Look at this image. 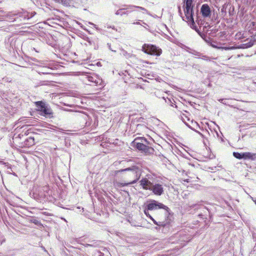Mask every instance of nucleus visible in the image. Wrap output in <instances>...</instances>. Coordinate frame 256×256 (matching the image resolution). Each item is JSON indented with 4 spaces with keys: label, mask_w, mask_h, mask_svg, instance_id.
I'll return each mask as SVG.
<instances>
[{
    "label": "nucleus",
    "mask_w": 256,
    "mask_h": 256,
    "mask_svg": "<svg viewBox=\"0 0 256 256\" xmlns=\"http://www.w3.org/2000/svg\"><path fill=\"white\" fill-rule=\"evenodd\" d=\"M140 183L142 188L145 190H150L153 184L146 178H142L140 181Z\"/></svg>",
    "instance_id": "f8f14e48"
},
{
    "label": "nucleus",
    "mask_w": 256,
    "mask_h": 256,
    "mask_svg": "<svg viewBox=\"0 0 256 256\" xmlns=\"http://www.w3.org/2000/svg\"><path fill=\"white\" fill-rule=\"evenodd\" d=\"M156 229L157 230H162V228L159 229V226H158L156 227Z\"/></svg>",
    "instance_id": "473e14b6"
},
{
    "label": "nucleus",
    "mask_w": 256,
    "mask_h": 256,
    "mask_svg": "<svg viewBox=\"0 0 256 256\" xmlns=\"http://www.w3.org/2000/svg\"><path fill=\"white\" fill-rule=\"evenodd\" d=\"M48 192L49 188L48 186L40 187L34 193V195L36 196L34 198H36V196H38L40 200H43L49 195Z\"/></svg>",
    "instance_id": "1a4fd4ad"
},
{
    "label": "nucleus",
    "mask_w": 256,
    "mask_h": 256,
    "mask_svg": "<svg viewBox=\"0 0 256 256\" xmlns=\"http://www.w3.org/2000/svg\"><path fill=\"white\" fill-rule=\"evenodd\" d=\"M183 122L190 129L194 130V128H197L198 126V124L196 122H193V120H191L190 124L187 122L185 121L184 119L182 118Z\"/></svg>",
    "instance_id": "f3484780"
},
{
    "label": "nucleus",
    "mask_w": 256,
    "mask_h": 256,
    "mask_svg": "<svg viewBox=\"0 0 256 256\" xmlns=\"http://www.w3.org/2000/svg\"><path fill=\"white\" fill-rule=\"evenodd\" d=\"M21 136H23L22 134H18V136L14 137L13 138V140L15 141H17L19 139L21 138Z\"/></svg>",
    "instance_id": "cd10ccee"
},
{
    "label": "nucleus",
    "mask_w": 256,
    "mask_h": 256,
    "mask_svg": "<svg viewBox=\"0 0 256 256\" xmlns=\"http://www.w3.org/2000/svg\"><path fill=\"white\" fill-rule=\"evenodd\" d=\"M244 160H256V153H252L250 152H244Z\"/></svg>",
    "instance_id": "2eb2a0df"
},
{
    "label": "nucleus",
    "mask_w": 256,
    "mask_h": 256,
    "mask_svg": "<svg viewBox=\"0 0 256 256\" xmlns=\"http://www.w3.org/2000/svg\"><path fill=\"white\" fill-rule=\"evenodd\" d=\"M167 218H168V216ZM150 218L155 224L159 226V229L162 228V232L166 233L169 230L171 222V220L170 218H168L165 221L157 222L151 216H150Z\"/></svg>",
    "instance_id": "6e6552de"
},
{
    "label": "nucleus",
    "mask_w": 256,
    "mask_h": 256,
    "mask_svg": "<svg viewBox=\"0 0 256 256\" xmlns=\"http://www.w3.org/2000/svg\"><path fill=\"white\" fill-rule=\"evenodd\" d=\"M182 118L184 119L185 120H186V119L188 120H190L189 118H188L186 116H184H184H182Z\"/></svg>",
    "instance_id": "c756f323"
},
{
    "label": "nucleus",
    "mask_w": 256,
    "mask_h": 256,
    "mask_svg": "<svg viewBox=\"0 0 256 256\" xmlns=\"http://www.w3.org/2000/svg\"><path fill=\"white\" fill-rule=\"evenodd\" d=\"M139 140L134 139L132 142V144L134 147L146 154H151L154 152V149L152 148L146 146L147 144L140 142H138Z\"/></svg>",
    "instance_id": "423d86ee"
},
{
    "label": "nucleus",
    "mask_w": 256,
    "mask_h": 256,
    "mask_svg": "<svg viewBox=\"0 0 256 256\" xmlns=\"http://www.w3.org/2000/svg\"><path fill=\"white\" fill-rule=\"evenodd\" d=\"M148 210H155L158 209H164V210L165 216L168 217L170 214V210L166 206L164 205L162 203L158 202L156 200H150L148 204L146 205Z\"/></svg>",
    "instance_id": "20e7f679"
},
{
    "label": "nucleus",
    "mask_w": 256,
    "mask_h": 256,
    "mask_svg": "<svg viewBox=\"0 0 256 256\" xmlns=\"http://www.w3.org/2000/svg\"><path fill=\"white\" fill-rule=\"evenodd\" d=\"M193 0H184V12L185 17H182L184 20L190 22L191 28L194 26V22L193 18Z\"/></svg>",
    "instance_id": "7ed1b4c3"
},
{
    "label": "nucleus",
    "mask_w": 256,
    "mask_h": 256,
    "mask_svg": "<svg viewBox=\"0 0 256 256\" xmlns=\"http://www.w3.org/2000/svg\"><path fill=\"white\" fill-rule=\"evenodd\" d=\"M150 190L152 191L155 195L158 196L162 195L164 192V188L160 184H153Z\"/></svg>",
    "instance_id": "9d476101"
},
{
    "label": "nucleus",
    "mask_w": 256,
    "mask_h": 256,
    "mask_svg": "<svg viewBox=\"0 0 256 256\" xmlns=\"http://www.w3.org/2000/svg\"><path fill=\"white\" fill-rule=\"evenodd\" d=\"M252 34L254 36V38L256 40V22H252Z\"/></svg>",
    "instance_id": "4be33fe9"
},
{
    "label": "nucleus",
    "mask_w": 256,
    "mask_h": 256,
    "mask_svg": "<svg viewBox=\"0 0 256 256\" xmlns=\"http://www.w3.org/2000/svg\"><path fill=\"white\" fill-rule=\"evenodd\" d=\"M142 50L146 54L156 56H160L162 52V50L158 47L153 44H146L142 46Z\"/></svg>",
    "instance_id": "39448f33"
},
{
    "label": "nucleus",
    "mask_w": 256,
    "mask_h": 256,
    "mask_svg": "<svg viewBox=\"0 0 256 256\" xmlns=\"http://www.w3.org/2000/svg\"><path fill=\"white\" fill-rule=\"evenodd\" d=\"M193 28H192V29H194L195 30L198 34L201 36L202 39H204V40L207 41L206 38H208L207 36V35L205 33H202L200 32L199 31V30L197 28L196 24H194V26H192Z\"/></svg>",
    "instance_id": "aec40b11"
},
{
    "label": "nucleus",
    "mask_w": 256,
    "mask_h": 256,
    "mask_svg": "<svg viewBox=\"0 0 256 256\" xmlns=\"http://www.w3.org/2000/svg\"><path fill=\"white\" fill-rule=\"evenodd\" d=\"M207 27H209L210 28V26L209 25H208L207 26H204V28H203L204 30H205L204 29L206 28Z\"/></svg>",
    "instance_id": "72a5a7b5"
},
{
    "label": "nucleus",
    "mask_w": 256,
    "mask_h": 256,
    "mask_svg": "<svg viewBox=\"0 0 256 256\" xmlns=\"http://www.w3.org/2000/svg\"><path fill=\"white\" fill-rule=\"evenodd\" d=\"M114 176L127 180L126 182H120L116 180L113 181V184L116 188H121L135 184L140 178L141 169L138 166H133L124 169H121L114 172Z\"/></svg>",
    "instance_id": "f257e3e1"
},
{
    "label": "nucleus",
    "mask_w": 256,
    "mask_h": 256,
    "mask_svg": "<svg viewBox=\"0 0 256 256\" xmlns=\"http://www.w3.org/2000/svg\"><path fill=\"white\" fill-rule=\"evenodd\" d=\"M34 144V138L30 136L28 138H26L24 142V144L21 146H27L30 147L33 146Z\"/></svg>",
    "instance_id": "dca6fc26"
},
{
    "label": "nucleus",
    "mask_w": 256,
    "mask_h": 256,
    "mask_svg": "<svg viewBox=\"0 0 256 256\" xmlns=\"http://www.w3.org/2000/svg\"><path fill=\"white\" fill-rule=\"evenodd\" d=\"M166 102H168H168H170V103H172V102H171L170 100V99H168V102H167L166 100Z\"/></svg>",
    "instance_id": "f704fd0d"
},
{
    "label": "nucleus",
    "mask_w": 256,
    "mask_h": 256,
    "mask_svg": "<svg viewBox=\"0 0 256 256\" xmlns=\"http://www.w3.org/2000/svg\"><path fill=\"white\" fill-rule=\"evenodd\" d=\"M178 12H179L181 16L182 14V12L180 10V6L178 7Z\"/></svg>",
    "instance_id": "2f4dec72"
},
{
    "label": "nucleus",
    "mask_w": 256,
    "mask_h": 256,
    "mask_svg": "<svg viewBox=\"0 0 256 256\" xmlns=\"http://www.w3.org/2000/svg\"><path fill=\"white\" fill-rule=\"evenodd\" d=\"M200 12L202 16L204 18L209 16L211 14V10L207 4H204L202 6Z\"/></svg>",
    "instance_id": "ddd939ff"
},
{
    "label": "nucleus",
    "mask_w": 256,
    "mask_h": 256,
    "mask_svg": "<svg viewBox=\"0 0 256 256\" xmlns=\"http://www.w3.org/2000/svg\"><path fill=\"white\" fill-rule=\"evenodd\" d=\"M62 219L63 220H64L65 222H67V221L64 218H62Z\"/></svg>",
    "instance_id": "4c0bfd02"
},
{
    "label": "nucleus",
    "mask_w": 256,
    "mask_h": 256,
    "mask_svg": "<svg viewBox=\"0 0 256 256\" xmlns=\"http://www.w3.org/2000/svg\"><path fill=\"white\" fill-rule=\"evenodd\" d=\"M126 10L127 9H126V6L124 8H120L116 11V14L120 15L121 16L125 14L128 15L129 14V12Z\"/></svg>",
    "instance_id": "6ab92c4d"
},
{
    "label": "nucleus",
    "mask_w": 256,
    "mask_h": 256,
    "mask_svg": "<svg viewBox=\"0 0 256 256\" xmlns=\"http://www.w3.org/2000/svg\"><path fill=\"white\" fill-rule=\"evenodd\" d=\"M244 155V152H242V153H239L238 152H233V156H234V157H235L236 158L239 159V160L244 159V156H243Z\"/></svg>",
    "instance_id": "412c9836"
},
{
    "label": "nucleus",
    "mask_w": 256,
    "mask_h": 256,
    "mask_svg": "<svg viewBox=\"0 0 256 256\" xmlns=\"http://www.w3.org/2000/svg\"><path fill=\"white\" fill-rule=\"evenodd\" d=\"M253 44H241L240 46H238V47H234V46H222V47H217L216 46L214 45V44H212V47L214 48H219V49H222V50H234V49H236L237 48H249V47H250L251 46H252Z\"/></svg>",
    "instance_id": "9b49d317"
},
{
    "label": "nucleus",
    "mask_w": 256,
    "mask_h": 256,
    "mask_svg": "<svg viewBox=\"0 0 256 256\" xmlns=\"http://www.w3.org/2000/svg\"><path fill=\"white\" fill-rule=\"evenodd\" d=\"M134 24H140V22H134Z\"/></svg>",
    "instance_id": "c9c22d12"
},
{
    "label": "nucleus",
    "mask_w": 256,
    "mask_h": 256,
    "mask_svg": "<svg viewBox=\"0 0 256 256\" xmlns=\"http://www.w3.org/2000/svg\"><path fill=\"white\" fill-rule=\"evenodd\" d=\"M196 56H200L199 53L197 52V54H195Z\"/></svg>",
    "instance_id": "e433bc0d"
},
{
    "label": "nucleus",
    "mask_w": 256,
    "mask_h": 256,
    "mask_svg": "<svg viewBox=\"0 0 256 256\" xmlns=\"http://www.w3.org/2000/svg\"><path fill=\"white\" fill-rule=\"evenodd\" d=\"M86 78L88 81L94 83L96 85H98L100 81V80L98 79L96 76L94 77L91 76H86Z\"/></svg>",
    "instance_id": "a211bd4d"
},
{
    "label": "nucleus",
    "mask_w": 256,
    "mask_h": 256,
    "mask_svg": "<svg viewBox=\"0 0 256 256\" xmlns=\"http://www.w3.org/2000/svg\"><path fill=\"white\" fill-rule=\"evenodd\" d=\"M135 139H140L138 140V142H142V143H144V144H149V142H148V141L144 138H143V137L136 138Z\"/></svg>",
    "instance_id": "393cba45"
},
{
    "label": "nucleus",
    "mask_w": 256,
    "mask_h": 256,
    "mask_svg": "<svg viewBox=\"0 0 256 256\" xmlns=\"http://www.w3.org/2000/svg\"><path fill=\"white\" fill-rule=\"evenodd\" d=\"M148 210H150L148 209V208L146 206V208L144 210V214L148 218H150V216L149 214Z\"/></svg>",
    "instance_id": "bb28decb"
},
{
    "label": "nucleus",
    "mask_w": 256,
    "mask_h": 256,
    "mask_svg": "<svg viewBox=\"0 0 256 256\" xmlns=\"http://www.w3.org/2000/svg\"><path fill=\"white\" fill-rule=\"evenodd\" d=\"M13 40H14V39L12 38V36H8V38H6L5 42L6 43H7L8 44V43H10V46H13V44L12 43V42Z\"/></svg>",
    "instance_id": "b1692460"
},
{
    "label": "nucleus",
    "mask_w": 256,
    "mask_h": 256,
    "mask_svg": "<svg viewBox=\"0 0 256 256\" xmlns=\"http://www.w3.org/2000/svg\"><path fill=\"white\" fill-rule=\"evenodd\" d=\"M226 99H224V98H221V99L218 100V101H219L220 102H221V103H222V104H226Z\"/></svg>",
    "instance_id": "c85d7f7f"
},
{
    "label": "nucleus",
    "mask_w": 256,
    "mask_h": 256,
    "mask_svg": "<svg viewBox=\"0 0 256 256\" xmlns=\"http://www.w3.org/2000/svg\"><path fill=\"white\" fill-rule=\"evenodd\" d=\"M35 12H28L22 10L17 13H10L7 17L8 20L15 22L16 25H20L26 24V22L32 18L35 14Z\"/></svg>",
    "instance_id": "f03ea898"
},
{
    "label": "nucleus",
    "mask_w": 256,
    "mask_h": 256,
    "mask_svg": "<svg viewBox=\"0 0 256 256\" xmlns=\"http://www.w3.org/2000/svg\"><path fill=\"white\" fill-rule=\"evenodd\" d=\"M86 0H70V3L75 8L82 6L85 4Z\"/></svg>",
    "instance_id": "4468645a"
},
{
    "label": "nucleus",
    "mask_w": 256,
    "mask_h": 256,
    "mask_svg": "<svg viewBox=\"0 0 256 256\" xmlns=\"http://www.w3.org/2000/svg\"><path fill=\"white\" fill-rule=\"evenodd\" d=\"M136 8H138L140 10H144L146 12V14H148V15H150V12L147 10H146L145 8L142 7V6H136Z\"/></svg>",
    "instance_id": "a878e982"
},
{
    "label": "nucleus",
    "mask_w": 256,
    "mask_h": 256,
    "mask_svg": "<svg viewBox=\"0 0 256 256\" xmlns=\"http://www.w3.org/2000/svg\"><path fill=\"white\" fill-rule=\"evenodd\" d=\"M108 48H109L110 50H112V52H116V50H112V49L111 46H110V44H108Z\"/></svg>",
    "instance_id": "7c9ffc66"
},
{
    "label": "nucleus",
    "mask_w": 256,
    "mask_h": 256,
    "mask_svg": "<svg viewBox=\"0 0 256 256\" xmlns=\"http://www.w3.org/2000/svg\"><path fill=\"white\" fill-rule=\"evenodd\" d=\"M124 6L126 7V9L129 12V13L134 12V8H136V6L134 5H125Z\"/></svg>",
    "instance_id": "5701e85b"
},
{
    "label": "nucleus",
    "mask_w": 256,
    "mask_h": 256,
    "mask_svg": "<svg viewBox=\"0 0 256 256\" xmlns=\"http://www.w3.org/2000/svg\"><path fill=\"white\" fill-rule=\"evenodd\" d=\"M37 110L40 112V114L44 116H50L52 114V110L49 106L42 101L36 102Z\"/></svg>",
    "instance_id": "0eeeda50"
}]
</instances>
